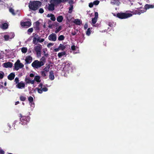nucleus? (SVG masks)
<instances>
[{
  "instance_id": "nucleus-62",
  "label": "nucleus",
  "mask_w": 154,
  "mask_h": 154,
  "mask_svg": "<svg viewBox=\"0 0 154 154\" xmlns=\"http://www.w3.org/2000/svg\"><path fill=\"white\" fill-rule=\"evenodd\" d=\"M35 80L34 79L32 80H31V81H30V83H31V84H34V83H35Z\"/></svg>"
},
{
  "instance_id": "nucleus-6",
  "label": "nucleus",
  "mask_w": 154,
  "mask_h": 154,
  "mask_svg": "<svg viewBox=\"0 0 154 154\" xmlns=\"http://www.w3.org/2000/svg\"><path fill=\"white\" fill-rule=\"evenodd\" d=\"M42 48V45L38 44V45L34 47V49L36 52L37 56H40L41 55V49Z\"/></svg>"
},
{
  "instance_id": "nucleus-16",
  "label": "nucleus",
  "mask_w": 154,
  "mask_h": 154,
  "mask_svg": "<svg viewBox=\"0 0 154 154\" xmlns=\"http://www.w3.org/2000/svg\"><path fill=\"white\" fill-rule=\"evenodd\" d=\"M49 78L51 80H53L54 79V73L52 70H51L49 72Z\"/></svg>"
},
{
  "instance_id": "nucleus-28",
  "label": "nucleus",
  "mask_w": 154,
  "mask_h": 154,
  "mask_svg": "<svg viewBox=\"0 0 154 154\" xmlns=\"http://www.w3.org/2000/svg\"><path fill=\"white\" fill-rule=\"evenodd\" d=\"M73 8V5H70V7L69 8L68 13L70 14H71Z\"/></svg>"
},
{
  "instance_id": "nucleus-61",
  "label": "nucleus",
  "mask_w": 154,
  "mask_h": 154,
  "mask_svg": "<svg viewBox=\"0 0 154 154\" xmlns=\"http://www.w3.org/2000/svg\"><path fill=\"white\" fill-rule=\"evenodd\" d=\"M0 154H5V152L2 149L0 150Z\"/></svg>"
},
{
  "instance_id": "nucleus-37",
  "label": "nucleus",
  "mask_w": 154,
  "mask_h": 154,
  "mask_svg": "<svg viewBox=\"0 0 154 154\" xmlns=\"http://www.w3.org/2000/svg\"><path fill=\"white\" fill-rule=\"evenodd\" d=\"M5 76V74L3 72H1L0 73V79H2Z\"/></svg>"
},
{
  "instance_id": "nucleus-7",
  "label": "nucleus",
  "mask_w": 154,
  "mask_h": 154,
  "mask_svg": "<svg viewBox=\"0 0 154 154\" xmlns=\"http://www.w3.org/2000/svg\"><path fill=\"white\" fill-rule=\"evenodd\" d=\"M20 24L22 26H27L28 27L31 26V22L30 20V21L22 22H21Z\"/></svg>"
},
{
  "instance_id": "nucleus-50",
  "label": "nucleus",
  "mask_w": 154,
  "mask_h": 154,
  "mask_svg": "<svg viewBox=\"0 0 154 154\" xmlns=\"http://www.w3.org/2000/svg\"><path fill=\"white\" fill-rule=\"evenodd\" d=\"M19 78L17 77H16L14 80V81L16 82V84H18V83H19Z\"/></svg>"
},
{
  "instance_id": "nucleus-35",
  "label": "nucleus",
  "mask_w": 154,
  "mask_h": 154,
  "mask_svg": "<svg viewBox=\"0 0 154 154\" xmlns=\"http://www.w3.org/2000/svg\"><path fill=\"white\" fill-rule=\"evenodd\" d=\"M91 34V30H90V28H88L87 29V31L86 32V34L88 35L89 36Z\"/></svg>"
},
{
  "instance_id": "nucleus-56",
  "label": "nucleus",
  "mask_w": 154,
  "mask_h": 154,
  "mask_svg": "<svg viewBox=\"0 0 154 154\" xmlns=\"http://www.w3.org/2000/svg\"><path fill=\"white\" fill-rule=\"evenodd\" d=\"M53 45V44L51 43H49L47 45V46L48 48H50Z\"/></svg>"
},
{
  "instance_id": "nucleus-8",
  "label": "nucleus",
  "mask_w": 154,
  "mask_h": 154,
  "mask_svg": "<svg viewBox=\"0 0 154 154\" xmlns=\"http://www.w3.org/2000/svg\"><path fill=\"white\" fill-rule=\"evenodd\" d=\"M48 38L49 40L54 42L57 40V35L53 33L49 36Z\"/></svg>"
},
{
  "instance_id": "nucleus-32",
  "label": "nucleus",
  "mask_w": 154,
  "mask_h": 154,
  "mask_svg": "<svg viewBox=\"0 0 154 154\" xmlns=\"http://www.w3.org/2000/svg\"><path fill=\"white\" fill-rule=\"evenodd\" d=\"M4 38L5 41H7L10 38V36L9 35H5L4 36Z\"/></svg>"
},
{
  "instance_id": "nucleus-14",
  "label": "nucleus",
  "mask_w": 154,
  "mask_h": 154,
  "mask_svg": "<svg viewBox=\"0 0 154 154\" xmlns=\"http://www.w3.org/2000/svg\"><path fill=\"white\" fill-rule=\"evenodd\" d=\"M15 76V75L14 73L12 72L8 76V79L10 80H13Z\"/></svg>"
},
{
  "instance_id": "nucleus-18",
  "label": "nucleus",
  "mask_w": 154,
  "mask_h": 154,
  "mask_svg": "<svg viewBox=\"0 0 154 154\" xmlns=\"http://www.w3.org/2000/svg\"><path fill=\"white\" fill-rule=\"evenodd\" d=\"M61 0H51V3H53L55 5H58L60 3Z\"/></svg>"
},
{
  "instance_id": "nucleus-17",
  "label": "nucleus",
  "mask_w": 154,
  "mask_h": 154,
  "mask_svg": "<svg viewBox=\"0 0 154 154\" xmlns=\"http://www.w3.org/2000/svg\"><path fill=\"white\" fill-rule=\"evenodd\" d=\"M73 23L78 25H80L82 23V21H80V20L78 19H75L73 21Z\"/></svg>"
},
{
  "instance_id": "nucleus-38",
  "label": "nucleus",
  "mask_w": 154,
  "mask_h": 154,
  "mask_svg": "<svg viewBox=\"0 0 154 154\" xmlns=\"http://www.w3.org/2000/svg\"><path fill=\"white\" fill-rule=\"evenodd\" d=\"M36 89L38 93L39 94H42V93L43 91L42 89H40L38 88H36Z\"/></svg>"
},
{
  "instance_id": "nucleus-22",
  "label": "nucleus",
  "mask_w": 154,
  "mask_h": 154,
  "mask_svg": "<svg viewBox=\"0 0 154 154\" xmlns=\"http://www.w3.org/2000/svg\"><path fill=\"white\" fill-rule=\"evenodd\" d=\"M28 100L30 103H31V105L32 106V105H34V104L33 103V98L31 97L30 96L29 97Z\"/></svg>"
},
{
  "instance_id": "nucleus-48",
  "label": "nucleus",
  "mask_w": 154,
  "mask_h": 154,
  "mask_svg": "<svg viewBox=\"0 0 154 154\" xmlns=\"http://www.w3.org/2000/svg\"><path fill=\"white\" fill-rule=\"evenodd\" d=\"M51 22V21L50 20H49L48 22V23L49 24V25L48 26V27L49 28H52V25L49 24Z\"/></svg>"
},
{
  "instance_id": "nucleus-25",
  "label": "nucleus",
  "mask_w": 154,
  "mask_h": 154,
  "mask_svg": "<svg viewBox=\"0 0 154 154\" xmlns=\"http://www.w3.org/2000/svg\"><path fill=\"white\" fill-rule=\"evenodd\" d=\"M30 79V78L26 77L25 79V81L26 82V84H30L31 81Z\"/></svg>"
},
{
  "instance_id": "nucleus-58",
  "label": "nucleus",
  "mask_w": 154,
  "mask_h": 154,
  "mask_svg": "<svg viewBox=\"0 0 154 154\" xmlns=\"http://www.w3.org/2000/svg\"><path fill=\"white\" fill-rule=\"evenodd\" d=\"M109 26L110 27H113V23L112 22H109Z\"/></svg>"
},
{
  "instance_id": "nucleus-59",
  "label": "nucleus",
  "mask_w": 154,
  "mask_h": 154,
  "mask_svg": "<svg viewBox=\"0 0 154 154\" xmlns=\"http://www.w3.org/2000/svg\"><path fill=\"white\" fill-rule=\"evenodd\" d=\"M43 86V84L42 83H40L38 85V87L40 88V89H42V88Z\"/></svg>"
},
{
  "instance_id": "nucleus-21",
  "label": "nucleus",
  "mask_w": 154,
  "mask_h": 154,
  "mask_svg": "<svg viewBox=\"0 0 154 154\" xmlns=\"http://www.w3.org/2000/svg\"><path fill=\"white\" fill-rule=\"evenodd\" d=\"M154 5H152L146 4L145 6V8L146 9H148L150 8H153Z\"/></svg>"
},
{
  "instance_id": "nucleus-20",
  "label": "nucleus",
  "mask_w": 154,
  "mask_h": 154,
  "mask_svg": "<svg viewBox=\"0 0 154 154\" xmlns=\"http://www.w3.org/2000/svg\"><path fill=\"white\" fill-rule=\"evenodd\" d=\"M35 81L37 82H40L41 81L40 80V77L38 75H36L35 76L34 78Z\"/></svg>"
},
{
  "instance_id": "nucleus-41",
  "label": "nucleus",
  "mask_w": 154,
  "mask_h": 154,
  "mask_svg": "<svg viewBox=\"0 0 154 154\" xmlns=\"http://www.w3.org/2000/svg\"><path fill=\"white\" fill-rule=\"evenodd\" d=\"M14 34L13 33L11 32L10 34V39H11L14 36Z\"/></svg>"
},
{
  "instance_id": "nucleus-27",
  "label": "nucleus",
  "mask_w": 154,
  "mask_h": 154,
  "mask_svg": "<svg viewBox=\"0 0 154 154\" xmlns=\"http://www.w3.org/2000/svg\"><path fill=\"white\" fill-rule=\"evenodd\" d=\"M62 26H60L58 28H56V30L55 31V32L56 33H58L60 30L62 29Z\"/></svg>"
},
{
  "instance_id": "nucleus-1",
  "label": "nucleus",
  "mask_w": 154,
  "mask_h": 154,
  "mask_svg": "<svg viewBox=\"0 0 154 154\" xmlns=\"http://www.w3.org/2000/svg\"><path fill=\"white\" fill-rule=\"evenodd\" d=\"M42 4V3L38 1H30L29 4V7L30 10L35 11L39 8Z\"/></svg>"
},
{
  "instance_id": "nucleus-43",
  "label": "nucleus",
  "mask_w": 154,
  "mask_h": 154,
  "mask_svg": "<svg viewBox=\"0 0 154 154\" xmlns=\"http://www.w3.org/2000/svg\"><path fill=\"white\" fill-rule=\"evenodd\" d=\"M97 19H96V18H92V23L93 24H95L97 21Z\"/></svg>"
},
{
  "instance_id": "nucleus-49",
  "label": "nucleus",
  "mask_w": 154,
  "mask_h": 154,
  "mask_svg": "<svg viewBox=\"0 0 154 154\" xmlns=\"http://www.w3.org/2000/svg\"><path fill=\"white\" fill-rule=\"evenodd\" d=\"M43 91H44V92H46V91H48V88L45 87H44V88H42Z\"/></svg>"
},
{
  "instance_id": "nucleus-24",
  "label": "nucleus",
  "mask_w": 154,
  "mask_h": 154,
  "mask_svg": "<svg viewBox=\"0 0 154 154\" xmlns=\"http://www.w3.org/2000/svg\"><path fill=\"white\" fill-rule=\"evenodd\" d=\"M58 47L60 50H61L62 51L64 50L66 48L65 46L63 45L62 44H60Z\"/></svg>"
},
{
  "instance_id": "nucleus-46",
  "label": "nucleus",
  "mask_w": 154,
  "mask_h": 154,
  "mask_svg": "<svg viewBox=\"0 0 154 154\" xmlns=\"http://www.w3.org/2000/svg\"><path fill=\"white\" fill-rule=\"evenodd\" d=\"M37 41V38L36 37H35L33 38V42L34 44H36V41Z\"/></svg>"
},
{
  "instance_id": "nucleus-9",
  "label": "nucleus",
  "mask_w": 154,
  "mask_h": 154,
  "mask_svg": "<svg viewBox=\"0 0 154 154\" xmlns=\"http://www.w3.org/2000/svg\"><path fill=\"white\" fill-rule=\"evenodd\" d=\"M40 23L38 21H37L34 24V28L37 31H39L40 30Z\"/></svg>"
},
{
  "instance_id": "nucleus-60",
  "label": "nucleus",
  "mask_w": 154,
  "mask_h": 154,
  "mask_svg": "<svg viewBox=\"0 0 154 154\" xmlns=\"http://www.w3.org/2000/svg\"><path fill=\"white\" fill-rule=\"evenodd\" d=\"M88 28V25L87 23H86L85 24L84 26V29H86Z\"/></svg>"
},
{
  "instance_id": "nucleus-29",
  "label": "nucleus",
  "mask_w": 154,
  "mask_h": 154,
  "mask_svg": "<svg viewBox=\"0 0 154 154\" xmlns=\"http://www.w3.org/2000/svg\"><path fill=\"white\" fill-rule=\"evenodd\" d=\"M66 54L65 52H59L58 54V56L59 57H61L65 55Z\"/></svg>"
},
{
  "instance_id": "nucleus-4",
  "label": "nucleus",
  "mask_w": 154,
  "mask_h": 154,
  "mask_svg": "<svg viewBox=\"0 0 154 154\" xmlns=\"http://www.w3.org/2000/svg\"><path fill=\"white\" fill-rule=\"evenodd\" d=\"M44 63L42 61H40L38 60H35L32 64V66L33 68L38 69L44 65Z\"/></svg>"
},
{
  "instance_id": "nucleus-11",
  "label": "nucleus",
  "mask_w": 154,
  "mask_h": 154,
  "mask_svg": "<svg viewBox=\"0 0 154 154\" xmlns=\"http://www.w3.org/2000/svg\"><path fill=\"white\" fill-rule=\"evenodd\" d=\"M3 66L5 68H11L12 67L13 63L11 62H8L3 63Z\"/></svg>"
},
{
  "instance_id": "nucleus-54",
  "label": "nucleus",
  "mask_w": 154,
  "mask_h": 154,
  "mask_svg": "<svg viewBox=\"0 0 154 154\" xmlns=\"http://www.w3.org/2000/svg\"><path fill=\"white\" fill-rule=\"evenodd\" d=\"M71 49L73 51H75V46L74 45H73L71 46Z\"/></svg>"
},
{
  "instance_id": "nucleus-2",
  "label": "nucleus",
  "mask_w": 154,
  "mask_h": 154,
  "mask_svg": "<svg viewBox=\"0 0 154 154\" xmlns=\"http://www.w3.org/2000/svg\"><path fill=\"white\" fill-rule=\"evenodd\" d=\"M20 123L22 125H25L29 122L30 120V117L28 116H23L21 114H20Z\"/></svg>"
},
{
  "instance_id": "nucleus-39",
  "label": "nucleus",
  "mask_w": 154,
  "mask_h": 154,
  "mask_svg": "<svg viewBox=\"0 0 154 154\" xmlns=\"http://www.w3.org/2000/svg\"><path fill=\"white\" fill-rule=\"evenodd\" d=\"M41 75L43 77H45L46 76V74L45 71H42L41 72Z\"/></svg>"
},
{
  "instance_id": "nucleus-36",
  "label": "nucleus",
  "mask_w": 154,
  "mask_h": 154,
  "mask_svg": "<svg viewBox=\"0 0 154 154\" xmlns=\"http://www.w3.org/2000/svg\"><path fill=\"white\" fill-rule=\"evenodd\" d=\"M50 67V66L49 65H48L47 66H46L45 68H44V70H45V71H46L47 72H48L49 71V69Z\"/></svg>"
},
{
  "instance_id": "nucleus-53",
  "label": "nucleus",
  "mask_w": 154,
  "mask_h": 154,
  "mask_svg": "<svg viewBox=\"0 0 154 154\" xmlns=\"http://www.w3.org/2000/svg\"><path fill=\"white\" fill-rule=\"evenodd\" d=\"M143 13V11L141 10H139L138 11H137V14H140L142 13Z\"/></svg>"
},
{
  "instance_id": "nucleus-51",
  "label": "nucleus",
  "mask_w": 154,
  "mask_h": 154,
  "mask_svg": "<svg viewBox=\"0 0 154 154\" xmlns=\"http://www.w3.org/2000/svg\"><path fill=\"white\" fill-rule=\"evenodd\" d=\"M77 32H78V30H76V31H74V32H72L71 33V34L73 36L75 35H76Z\"/></svg>"
},
{
  "instance_id": "nucleus-42",
  "label": "nucleus",
  "mask_w": 154,
  "mask_h": 154,
  "mask_svg": "<svg viewBox=\"0 0 154 154\" xmlns=\"http://www.w3.org/2000/svg\"><path fill=\"white\" fill-rule=\"evenodd\" d=\"M33 29L32 28H31L28 29V31H27L28 34H29V33H31L33 32Z\"/></svg>"
},
{
  "instance_id": "nucleus-3",
  "label": "nucleus",
  "mask_w": 154,
  "mask_h": 154,
  "mask_svg": "<svg viewBox=\"0 0 154 154\" xmlns=\"http://www.w3.org/2000/svg\"><path fill=\"white\" fill-rule=\"evenodd\" d=\"M132 16V14L130 13H118L116 14V17L121 19H126Z\"/></svg>"
},
{
  "instance_id": "nucleus-23",
  "label": "nucleus",
  "mask_w": 154,
  "mask_h": 154,
  "mask_svg": "<svg viewBox=\"0 0 154 154\" xmlns=\"http://www.w3.org/2000/svg\"><path fill=\"white\" fill-rule=\"evenodd\" d=\"M71 67L70 66V64L68 63L67 64L65 65L63 68V69L65 70H68L69 69H70Z\"/></svg>"
},
{
  "instance_id": "nucleus-13",
  "label": "nucleus",
  "mask_w": 154,
  "mask_h": 154,
  "mask_svg": "<svg viewBox=\"0 0 154 154\" xmlns=\"http://www.w3.org/2000/svg\"><path fill=\"white\" fill-rule=\"evenodd\" d=\"M8 25L7 23H4L0 25V28L3 29H8Z\"/></svg>"
},
{
  "instance_id": "nucleus-63",
  "label": "nucleus",
  "mask_w": 154,
  "mask_h": 154,
  "mask_svg": "<svg viewBox=\"0 0 154 154\" xmlns=\"http://www.w3.org/2000/svg\"><path fill=\"white\" fill-rule=\"evenodd\" d=\"M69 1V0H61V2H60L61 3H65V2H68Z\"/></svg>"
},
{
  "instance_id": "nucleus-47",
  "label": "nucleus",
  "mask_w": 154,
  "mask_h": 154,
  "mask_svg": "<svg viewBox=\"0 0 154 154\" xmlns=\"http://www.w3.org/2000/svg\"><path fill=\"white\" fill-rule=\"evenodd\" d=\"M37 41L39 42H42L44 41V38H41V39L39 38H37Z\"/></svg>"
},
{
  "instance_id": "nucleus-10",
  "label": "nucleus",
  "mask_w": 154,
  "mask_h": 154,
  "mask_svg": "<svg viewBox=\"0 0 154 154\" xmlns=\"http://www.w3.org/2000/svg\"><path fill=\"white\" fill-rule=\"evenodd\" d=\"M16 87L19 89L24 88L25 87V84L23 82L21 81L17 85Z\"/></svg>"
},
{
  "instance_id": "nucleus-33",
  "label": "nucleus",
  "mask_w": 154,
  "mask_h": 154,
  "mask_svg": "<svg viewBox=\"0 0 154 154\" xmlns=\"http://www.w3.org/2000/svg\"><path fill=\"white\" fill-rule=\"evenodd\" d=\"M20 99L21 101H25L26 99V97L23 96H20Z\"/></svg>"
},
{
  "instance_id": "nucleus-45",
  "label": "nucleus",
  "mask_w": 154,
  "mask_h": 154,
  "mask_svg": "<svg viewBox=\"0 0 154 154\" xmlns=\"http://www.w3.org/2000/svg\"><path fill=\"white\" fill-rule=\"evenodd\" d=\"M39 13L41 14H42L44 12V9L42 8H40L39 9Z\"/></svg>"
},
{
  "instance_id": "nucleus-55",
  "label": "nucleus",
  "mask_w": 154,
  "mask_h": 154,
  "mask_svg": "<svg viewBox=\"0 0 154 154\" xmlns=\"http://www.w3.org/2000/svg\"><path fill=\"white\" fill-rule=\"evenodd\" d=\"M94 5L93 3L91 2L89 4V7L91 8L93 7Z\"/></svg>"
},
{
  "instance_id": "nucleus-31",
  "label": "nucleus",
  "mask_w": 154,
  "mask_h": 154,
  "mask_svg": "<svg viewBox=\"0 0 154 154\" xmlns=\"http://www.w3.org/2000/svg\"><path fill=\"white\" fill-rule=\"evenodd\" d=\"M27 49L26 47H23L21 49V51L22 53H25L27 52Z\"/></svg>"
},
{
  "instance_id": "nucleus-44",
  "label": "nucleus",
  "mask_w": 154,
  "mask_h": 154,
  "mask_svg": "<svg viewBox=\"0 0 154 154\" xmlns=\"http://www.w3.org/2000/svg\"><path fill=\"white\" fill-rule=\"evenodd\" d=\"M46 58L45 56L42 57L41 58V61H42L43 63L45 62L46 61Z\"/></svg>"
},
{
  "instance_id": "nucleus-5",
  "label": "nucleus",
  "mask_w": 154,
  "mask_h": 154,
  "mask_svg": "<svg viewBox=\"0 0 154 154\" xmlns=\"http://www.w3.org/2000/svg\"><path fill=\"white\" fill-rule=\"evenodd\" d=\"M24 66V65L20 62V60H18L14 63V68L13 69L14 70L15 69L17 71L19 69L23 68Z\"/></svg>"
},
{
  "instance_id": "nucleus-30",
  "label": "nucleus",
  "mask_w": 154,
  "mask_h": 154,
  "mask_svg": "<svg viewBox=\"0 0 154 154\" xmlns=\"http://www.w3.org/2000/svg\"><path fill=\"white\" fill-rule=\"evenodd\" d=\"M65 38V37L63 35H60L58 38V40L59 41L63 40Z\"/></svg>"
},
{
  "instance_id": "nucleus-19",
  "label": "nucleus",
  "mask_w": 154,
  "mask_h": 154,
  "mask_svg": "<svg viewBox=\"0 0 154 154\" xmlns=\"http://www.w3.org/2000/svg\"><path fill=\"white\" fill-rule=\"evenodd\" d=\"M63 19V18L62 16L60 15L57 17V20L58 22L61 23Z\"/></svg>"
},
{
  "instance_id": "nucleus-12",
  "label": "nucleus",
  "mask_w": 154,
  "mask_h": 154,
  "mask_svg": "<svg viewBox=\"0 0 154 154\" xmlns=\"http://www.w3.org/2000/svg\"><path fill=\"white\" fill-rule=\"evenodd\" d=\"M25 60L26 63H30L32 60V57L30 56H28L26 57Z\"/></svg>"
},
{
  "instance_id": "nucleus-64",
  "label": "nucleus",
  "mask_w": 154,
  "mask_h": 154,
  "mask_svg": "<svg viewBox=\"0 0 154 154\" xmlns=\"http://www.w3.org/2000/svg\"><path fill=\"white\" fill-rule=\"evenodd\" d=\"M59 50H60V49L58 47L57 48H55L54 49V51L55 52H57V51H59Z\"/></svg>"
},
{
  "instance_id": "nucleus-52",
  "label": "nucleus",
  "mask_w": 154,
  "mask_h": 154,
  "mask_svg": "<svg viewBox=\"0 0 154 154\" xmlns=\"http://www.w3.org/2000/svg\"><path fill=\"white\" fill-rule=\"evenodd\" d=\"M68 1L69 3L70 4V5H72L74 3L73 0H69Z\"/></svg>"
},
{
  "instance_id": "nucleus-15",
  "label": "nucleus",
  "mask_w": 154,
  "mask_h": 154,
  "mask_svg": "<svg viewBox=\"0 0 154 154\" xmlns=\"http://www.w3.org/2000/svg\"><path fill=\"white\" fill-rule=\"evenodd\" d=\"M55 5L53 3H51L49 4L48 7V9L49 11H53L54 9V5Z\"/></svg>"
},
{
  "instance_id": "nucleus-26",
  "label": "nucleus",
  "mask_w": 154,
  "mask_h": 154,
  "mask_svg": "<svg viewBox=\"0 0 154 154\" xmlns=\"http://www.w3.org/2000/svg\"><path fill=\"white\" fill-rule=\"evenodd\" d=\"M50 16L51 17V19L53 21H55L56 20V18L54 15L52 14H50Z\"/></svg>"
},
{
  "instance_id": "nucleus-40",
  "label": "nucleus",
  "mask_w": 154,
  "mask_h": 154,
  "mask_svg": "<svg viewBox=\"0 0 154 154\" xmlns=\"http://www.w3.org/2000/svg\"><path fill=\"white\" fill-rule=\"evenodd\" d=\"M99 2H100V1H99L96 0V1H94L93 2V3L94 5H97L99 4Z\"/></svg>"
},
{
  "instance_id": "nucleus-34",
  "label": "nucleus",
  "mask_w": 154,
  "mask_h": 154,
  "mask_svg": "<svg viewBox=\"0 0 154 154\" xmlns=\"http://www.w3.org/2000/svg\"><path fill=\"white\" fill-rule=\"evenodd\" d=\"M9 11L10 12H11L12 15H15L16 14L14 12V10L12 8H10L9 9Z\"/></svg>"
},
{
  "instance_id": "nucleus-57",
  "label": "nucleus",
  "mask_w": 154,
  "mask_h": 154,
  "mask_svg": "<svg viewBox=\"0 0 154 154\" xmlns=\"http://www.w3.org/2000/svg\"><path fill=\"white\" fill-rule=\"evenodd\" d=\"M98 16V13L97 12H95V17L94 18L97 19Z\"/></svg>"
}]
</instances>
